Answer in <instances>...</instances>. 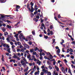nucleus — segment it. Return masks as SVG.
Wrapping results in <instances>:
<instances>
[{"instance_id": "nucleus-10", "label": "nucleus", "mask_w": 75, "mask_h": 75, "mask_svg": "<svg viewBox=\"0 0 75 75\" xmlns=\"http://www.w3.org/2000/svg\"><path fill=\"white\" fill-rule=\"evenodd\" d=\"M31 7H33V6H34V3H33V2H31L30 3Z\"/></svg>"}, {"instance_id": "nucleus-38", "label": "nucleus", "mask_w": 75, "mask_h": 75, "mask_svg": "<svg viewBox=\"0 0 75 75\" xmlns=\"http://www.w3.org/2000/svg\"><path fill=\"white\" fill-rule=\"evenodd\" d=\"M44 72H42L40 73L41 75H44Z\"/></svg>"}, {"instance_id": "nucleus-7", "label": "nucleus", "mask_w": 75, "mask_h": 75, "mask_svg": "<svg viewBox=\"0 0 75 75\" xmlns=\"http://www.w3.org/2000/svg\"><path fill=\"white\" fill-rule=\"evenodd\" d=\"M2 62L4 61V55H3V54H2Z\"/></svg>"}, {"instance_id": "nucleus-43", "label": "nucleus", "mask_w": 75, "mask_h": 75, "mask_svg": "<svg viewBox=\"0 0 75 75\" xmlns=\"http://www.w3.org/2000/svg\"><path fill=\"white\" fill-rule=\"evenodd\" d=\"M39 52H42V50L41 49H40L39 50Z\"/></svg>"}, {"instance_id": "nucleus-2", "label": "nucleus", "mask_w": 75, "mask_h": 75, "mask_svg": "<svg viewBox=\"0 0 75 75\" xmlns=\"http://www.w3.org/2000/svg\"><path fill=\"white\" fill-rule=\"evenodd\" d=\"M23 45H24V47H25V48H30V46L25 44H23Z\"/></svg>"}, {"instance_id": "nucleus-28", "label": "nucleus", "mask_w": 75, "mask_h": 75, "mask_svg": "<svg viewBox=\"0 0 75 75\" xmlns=\"http://www.w3.org/2000/svg\"><path fill=\"white\" fill-rule=\"evenodd\" d=\"M2 31H3V32H5V31H6V29H5V28H3Z\"/></svg>"}, {"instance_id": "nucleus-55", "label": "nucleus", "mask_w": 75, "mask_h": 75, "mask_svg": "<svg viewBox=\"0 0 75 75\" xmlns=\"http://www.w3.org/2000/svg\"><path fill=\"white\" fill-rule=\"evenodd\" d=\"M21 33H22V31H19L18 32V34H19Z\"/></svg>"}, {"instance_id": "nucleus-17", "label": "nucleus", "mask_w": 75, "mask_h": 75, "mask_svg": "<svg viewBox=\"0 0 75 75\" xmlns=\"http://www.w3.org/2000/svg\"><path fill=\"white\" fill-rule=\"evenodd\" d=\"M28 67L26 69H25L24 71V72H26L27 71H28Z\"/></svg>"}, {"instance_id": "nucleus-32", "label": "nucleus", "mask_w": 75, "mask_h": 75, "mask_svg": "<svg viewBox=\"0 0 75 75\" xmlns=\"http://www.w3.org/2000/svg\"><path fill=\"white\" fill-rule=\"evenodd\" d=\"M21 60V64H23V62H24V63H25V62L23 61L22 60Z\"/></svg>"}, {"instance_id": "nucleus-47", "label": "nucleus", "mask_w": 75, "mask_h": 75, "mask_svg": "<svg viewBox=\"0 0 75 75\" xmlns=\"http://www.w3.org/2000/svg\"><path fill=\"white\" fill-rule=\"evenodd\" d=\"M29 65L30 66H32V65H33V64H32V63H30L29 64Z\"/></svg>"}, {"instance_id": "nucleus-60", "label": "nucleus", "mask_w": 75, "mask_h": 75, "mask_svg": "<svg viewBox=\"0 0 75 75\" xmlns=\"http://www.w3.org/2000/svg\"><path fill=\"white\" fill-rule=\"evenodd\" d=\"M18 45H20V42H18Z\"/></svg>"}, {"instance_id": "nucleus-42", "label": "nucleus", "mask_w": 75, "mask_h": 75, "mask_svg": "<svg viewBox=\"0 0 75 75\" xmlns=\"http://www.w3.org/2000/svg\"><path fill=\"white\" fill-rule=\"evenodd\" d=\"M12 48V50L13 52H16V50H15V49L14 48Z\"/></svg>"}, {"instance_id": "nucleus-34", "label": "nucleus", "mask_w": 75, "mask_h": 75, "mask_svg": "<svg viewBox=\"0 0 75 75\" xmlns=\"http://www.w3.org/2000/svg\"><path fill=\"white\" fill-rule=\"evenodd\" d=\"M34 71H31L30 72V75H33V72H34Z\"/></svg>"}, {"instance_id": "nucleus-51", "label": "nucleus", "mask_w": 75, "mask_h": 75, "mask_svg": "<svg viewBox=\"0 0 75 75\" xmlns=\"http://www.w3.org/2000/svg\"><path fill=\"white\" fill-rule=\"evenodd\" d=\"M44 68H45V67L44 66V65H43L41 66V68L42 69H44Z\"/></svg>"}, {"instance_id": "nucleus-52", "label": "nucleus", "mask_w": 75, "mask_h": 75, "mask_svg": "<svg viewBox=\"0 0 75 75\" xmlns=\"http://www.w3.org/2000/svg\"><path fill=\"white\" fill-rule=\"evenodd\" d=\"M10 44L12 45H13V42H10Z\"/></svg>"}, {"instance_id": "nucleus-54", "label": "nucleus", "mask_w": 75, "mask_h": 75, "mask_svg": "<svg viewBox=\"0 0 75 75\" xmlns=\"http://www.w3.org/2000/svg\"><path fill=\"white\" fill-rule=\"evenodd\" d=\"M20 48H23V46L22 45H20Z\"/></svg>"}, {"instance_id": "nucleus-8", "label": "nucleus", "mask_w": 75, "mask_h": 75, "mask_svg": "<svg viewBox=\"0 0 75 75\" xmlns=\"http://www.w3.org/2000/svg\"><path fill=\"white\" fill-rule=\"evenodd\" d=\"M6 28L10 29V28H11V26H10L9 25H6Z\"/></svg>"}, {"instance_id": "nucleus-15", "label": "nucleus", "mask_w": 75, "mask_h": 75, "mask_svg": "<svg viewBox=\"0 0 75 75\" xmlns=\"http://www.w3.org/2000/svg\"><path fill=\"white\" fill-rule=\"evenodd\" d=\"M30 52H31V53L33 52H34V49L30 50Z\"/></svg>"}, {"instance_id": "nucleus-53", "label": "nucleus", "mask_w": 75, "mask_h": 75, "mask_svg": "<svg viewBox=\"0 0 75 75\" xmlns=\"http://www.w3.org/2000/svg\"><path fill=\"white\" fill-rule=\"evenodd\" d=\"M69 49H67V53L68 52H69Z\"/></svg>"}, {"instance_id": "nucleus-16", "label": "nucleus", "mask_w": 75, "mask_h": 75, "mask_svg": "<svg viewBox=\"0 0 75 75\" xmlns=\"http://www.w3.org/2000/svg\"><path fill=\"white\" fill-rule=\"evenodd\" d=\"M8 33H7V32H5V33H4V34L5 35H8Z\"/></svg>"}, {"instance_id": "nucleus-62", "label": "nucleus", "mask_w": 75, "mask_h": 75, "mask_svg": "<svg viewBox=\"0 0 75 75\" xmlns=\"http://www.w3.org/2000/svg\"><path fill=\"white\" fill-rule=\"evenodd\" d=\"M37 10H38V8H35V11H37Z\"/></svg>"}, {"instance_id": "nucleus-35", "label": "nucleus", "mask_w": 75, "mask_h": 75, "mask_svg": "<svg viewBox=\"0 0 75 75\" xmlns=\"http://www.w3.org/2000/svg\"><path fill=\"white\" fill-rule=\"evenodd\" d=\"M47 75H51V74L50 72H48L47 73Z\"/></svg>"}, {"instance_id": "nucleus-36", "label": "nucleus", "mask_w": 75, "mask_h": 75, "mask_svg": "<svg viewBox=\"0 0 75 75\" xmlns=\"http://www.w3.org/2000/svg\"><path fill=\"white\" fill-rule=\"evenodd\" d=\"M33 54L34 55H36V54H37V53H36V52H33Z\"/></svg>"}, {"instance_id": "nucleus-64", "label": "nucleus", "mask_w": 75, "mask_h": 75, "mask_svg": "<svg viewBox=\"0 0 75 75\" xmlns=\"http://www.w3.org/2000/svg\"><path fill=\"white\" fill-rule=\"evenodd\" d=\"M37 73H37V72L35 71V73H34L35 75H37Z\"/></svg>"}, {"instance_id": "nucleus-9", "label": "nucleus", "mask_w": 75, "mask_h": 75, "mask_svg": "<svg viewBox=\"0 0 75 75\" xmlns=\"http://www.w3.org/2000/svg\"><path fill=\"white\" fill-rule=\"evenodd\" d=\"M0 1L1 3H3L6 2V1L5 0H0Z\"/></svg>"}, {"instance_id": "nucleus-5", "label": "nucleus", "mask_w": 75, "mask_h": 75, "mask_svg": "<svg viewBox=\"0 0 75 75\" xmlns=\"http://www.w3.org/2000/svg\"><path fill=\"white\" fill-rule=\"evenodd\" d=\"M62 71L63 73H65V69L64 67H62Z\"/></svg>"}, {"instance_id": "nucleus-30", "label": "nucleus", "mask_w": 75, "mask_h": 75, "mask_svg": "<svg viewBox=\"0 0 75 75\" xmlns=\"http://www.w3.org/2000/svg\"><path fill=\"white\" fill-rule=\"evenodd\" d=\"M49 33H51L50 35H53V32H52V31H50V32H49Z\"/></svg>"}, {"instance_id": "nucleus-20", "label": "nucleus", "mask_w": 75, "mask_h": 75, "mask_svg": "<svg viewBox=\"0 0 75 75\" xmlns=\"http://www.w3.org/2000/svg\"><path fill=\"white\" fill-rule=\"evenodd\" d=\"M13 57V58H17L18 57L17 56V55H14Z\"/></svg>"}, {"instance_id": "nucleus-22", "label": "nucleus", "mask_w": 75, "mask_h": 75, "mask_svg": "<svg viewBox=\"0 0 75 75\" xmlns=\"http://www.w3.org/2000/svg\"><path fill=\"white\" fill-rule=\"evenodd\" d=\"M49 68L50 69H52V67L50 65L49 66Z\"/></svg>"}, {"instance_id": "nucleus-56", "label": "nucleus", "mask_w": 75, "mask_h": 75, "mask_svg": "<svg viewBox=\"0 0 75 75\" xmlns=\"http://www.w3.org/2000/svg\"><path fill=\"white\" fill-rule=\"evenodd\" d=\"M72 44H73L74 45H75V41H73L72 42H71Z\"/></svg>"}, {"instance_id": "nucleus-6", "label": "nucleus", "mask_w": 75, "mask_h": 75, "mask_svg": "<svg viewBox=\"0 0 75 75\" xmlns=\"http://www.w3.org/2000/svg\"><path fill=\"white\" fill-rule=\"evenodd\" d=\"M0 16H1V17L2 18H6V16L1 15V14H0Z\"/></svg>"}, {"instance_id": "nucleus-57", "label": "nucleus", "mask_w": 75, "mask_h": 75, "mask_svg": "<svg viewBox=\"0 0 75 75\" xmlns=\"http://www.w3.org/2000/svg\"><path fill=\"white\" fill-rule=\"evenodd\" d=\"M44 33L45 34H47V32L45 31V30H43Z\"/></svg>"}, {"instance_id": "nucleus-39", "label": "nucleus", "mask_w": 75, "mask_h": 75, "mask_svg": "<svg viewBox=\"0 0 75 75\" xmlns=\"http://www.w3.org/2000/svg\"><path fill=\"white\" fill-rule=\"evenodd\" d=\"M17 41H19V40L18 37L16 38Z\"/></svg>"}, {"instance_id": "nucleus-37", "label": "nucleus", "mask_w": 75, "mask_h": 75, "mask_svg": "<svg viewBox=\"0 0 75 75\" xmlns=\"http://www.w3.org/2000/svg\"><path fill=\"white\" fill-rule=\"evenodd\" d=\"M38 61H39V63H38L39 65H41V62L40 61V60H38Z\"/></svg>"}, {"instance_id": "nucleus-26", "label": "nucleus", "mask_w": 75, "mask_h": 75, "mask_svg": "<svg viewBox=\"0 0 75 75\" xmlns=\"http://www.w3.org/2000/svg\"><path fill=\"white\" fill-rule=\"evenodd\" d=\"M6 17H13V16L11 15H6Z\"/></svg>"}, {"instance_id": "nucleus-49", "label": "nucleus", "mask_w": 75, "mask_h": 75, "mask_svg": "<svg viewBox=\"0 0 75 75\" xmlns=\"http://www.w3.org/2000/svg\"><path fill=\"white\" fill-rule=\"evenodd\" d=\"M41 25L42 27H45V26L44 25V24L43 23H42V24Z\"/></svg>"}, {"instance_id": "nucleus-40", "label": "nucleus", "mask_w": 75, "mask_h": 75, "mask_svg": "<svg viewBox=\"0 0 75 75\" xmlns=\"http://www.w3.org/2000/svg\"><path fill=\"white\" fill-rule=\"evenodd\" d=\"M70 58H71V59H74V56L72 55H71V56L70 57Z\"/></svg>"}, {"instance_id": "nucleus-58", "label": "nucleus", "mask_w": 75, "mask_h": 75, "mask_svg": "<svg viewBox=\"0 0 75 75\" xmlns=\"http://www.w3.org/2000/svg\"><path fill=\"white\" fill-rule=\"evenodd\" d=\"M56 50H58V49H59V47H58V46L56 47Z\"/></svg>"}, {"instance_id": "nucleus-59", "label": "nucleus", "mask_w": 75, "mask_h": 75, "mask_svg": "<svg viewBox=\"0 0 75 75\" xmlns=\"http://www.w3.org/2000/svg\"><path fill=\"white\" fill-rule=\"evenodd\" d=\"M36 18H38V19H39V18H40V17L38 16L36 17Z\"/></svg>"}, {"instance_id": "nucleus-18", "label": "nucleus", "mask_w": 75, "mask_h": 75, "mask_svg": "<svg viewBox=\"0 0 75 75\" xmlns=\"http://www.w3.org/2000/svg\"><path fill=\"white\" fill-rule=\"evenodd\" d=\"M22 65L23 66V67H25L26 66V64H25V63H23L22 64Z\"/></svg>"}, {"instance_id": "nucleus-29", "label": "nucleus", "mask_w": 75, "mask_h": 75, "mask_svg": "<svg viewBox=\"0 0 75 75\" xmlns=\"http://www.w3.org/2000/svg\"><path fill=\"white\" fill-rule=\"evenodd\" d=\"M32 34L33 35H35V32L34 31H32Z\"/></svg>"}, {"instance_id": "nucleus-44", "label": "nucleus", "mask_w": 75, "mask_h": 75, "mask_svg": "<svg viewBox=\"0 0 75 75\" xmlns=\"http://www.w3.org/2000/svg\"><path fill=\"white\" fill-rule=\"evenodd\" d=\"M16 51L17 52H19L20 51V49H17Z\"/></svg>"}, {"instance_id": "nucleus-19", "label": "nucleus", "mask_w": 75, "mask_h": 75, "mask_svg": "<svg viewBox=\"0 0 75 75\" xmlns=\"http://www.w3.org/2000/svg\"><path fill=\"white\" fill-rule=\"evenodd\" d=\"M18 34H17L15 35L14 36V37H16V38H18Z\"/></svg>"}, {"instance_id": "nucleus-50", "label": "nucleus", "mask_w": 75, "mask_h": 75, "mask_svg": "<svg viewBox=\"0 0 75 75\" xmlns=\"http://www.w3.org/2000/svg\"><path fill=\"white\" fill-rule=\"evenodd\" d=\"M50 29H51V30L52 29V28H53V27H52V25H51L50 26Z\"/></svg>"}, {"instance_id": "nucleus-4", "label": "nucleus", "mask_w": 75, "mask_h": 75, "mask_svg": "<svg viewBox=\"0 0 75 75\" xmlns=\"http://www.w3.org/2000/svg\"><path fill=\"white\" fill-rule=\"evenodd\" d=\"M24 37L23 36V34L22 33H21L19 36V39L20 40H21V37Z\"/></svg>"}, {"instance_id": "nucleus-46", "label": "nucleus", "mask_w": 75, "mask_h": 75, "mask_svg": "<svg viewBox=\"0 0 75 75\" xmlns=\"http://www.w3.org/2000/svg\"><path fill=\"white\" fill-rule=\"evenodd\" d=\"M54 18L55 19V20L56 21H58V19H57V17H56V16L54 17Z\"/></svg>"}, {"instance_id": "nucleus-21", "label": "nucleus", "mask_w": 75, "mask_h": 75, "mask_svg": "<svg viewBox=\"0 0 75 75\" xmlns=\"http://www.w3.org/2000/svg\"><path fill=\"white\" fill-rule=\"evenodd\" d=\"M7 51L8 52H9V53H11V52H10V49H8V50Z\"/></svg>"}, {"instance_id": "nucleus-23", "label": "nucleus", "mask_w": 75, "mask_h": 75, "mask_svg": "<svg viewBox=\"0 0 75 75\" xmlns=\"http://www.w3.org/2000/svg\"><path fill=\"white\" fill-rule=\"evenodd\" d=\"M6 40L7 41H8L9 42H10V39L8 38H6Z\"/></svg>"}, {"instance_id": "nucleus-48", "label": "nucleus", "mask_w": 75, "mask_h": 75, "mask_svg": "<svg viewBox=\"0 0 75 75\" xmlns=\"http://www.w3.org/2000/svg\"><path fill=\"white\" fill-rule=\"evenodd\" d=\"M50 1L51 2H52V3H54L55 2V0H51Z\"/></svg>"}, {"instance_id": "nucleus-63", "label": "nucleus", "mask_w": 75, "mask_h": 75, "mask_svg": "<svg viewBox=\"0 0 75 75\" xmlns=\"http://www.w3.org/2000/svg\"><path fill=\"white\" fill-rule=\"evenodd\" d=\"M40 28L41 29V30H43L44 29L43 27H42V26H41L40 27Z\"/></svg>"}, {"instance_id": "nucleus-14", "label": "nucleus", "mask_w": 75, "mask_h": 75, "mask_svg": "<svg viewBox=\"0 0 75 75\" xmlns=\"http://www.w3.org/2000/svg\"><path fill=\"white\" fill-rule=\"evenodd\" d=\"M28 54H29V55L27 56V58H28V59H29L30 58V57H31V55H30V54L29 53H28Z\"/></svg>"}, {"instance_id": "nucleus-45", "label": "nucleus", "mask_w": 75, "mask_h": 75, "mask_svg": "<svg viewBox=\"0 0 75 75\" xmlns=\"http://www.w3.org/2000/svg\"><path fill=\"white\" fill-rule=\"evenodd\" d=\"M12 48H14V47H15V46L14 45H13L12 46Z\"/></svg>"}, {"instance_id": "nucleus-11", "label": "nucleus", "mask_w": 75, "mask_h": 75, "mask_svg": "<svg viewBox=\"0 0 75 75\" xmlns=\"http://www.w3.org/2000/svg\"><path fill=\"white\" fill-rule=\"evenodd\" d=\"M47 64H48V65H51V63L49 61V60H48L47 61Z\"/></svg>"}, {"instance_id": "nucleus-27", "label": "nucleus", "mask_w": 75, "mask_h": 75, "mask_svg": "<svg viewBox=\"0 0 75 75\" xmlns=\"http://www.w3.org/2000/svg\"><path fill=\"white\" fill-rule=\"evenodd\" d=\"M45 74H47V73H48V70H45V72H44Z\"/></svg>"}, {"instance_id": "nucleus-3", "label": "nucleus", "mask_w": 75, "mask_h": 75, "mask_svg": "<svg viewBox=\"0 0 75 75\" xmlns=\"http://www.w3.org/2000/svg\"><path fill=\"white\" fill-rule=\"evenodd\" d=\"M34 9L33 8V7H31V9L29 10V11H30L31 13H32L34 11Z\"/></svg>"}, {"instance_id": "nucleus-12", "label": "nucleus", "mask_w": 75, "mask_h": 75, "mask_svg": "<svg viewBox=\"0 0 75 75\" xmlns=\"http://www.w3.org/2000/svg\"><path fill=\"white\" fill-rule=\"evenodd\" d=\"M57 54H59L60 53V49H58L57 51Z\"/></svg>"}, {"instance_id": "nucleus-31", "label": "nucleus", "mask_w": 75, "mask_h": 75, "mask_svg": "<svg viewBox=\"0 0 75 75\" xmlns=\"http://www.w3.org/2000/svg\"><path fill=\"white\" fill-rule=\"evenodd\" d=\"M18 65L20 67H21V64H20V63L19 62L18 63Z\"/></svg>"}, {"instance_id": "nucleus-25", "label": "nucleus", "mask_w": 75, "mask_h": 75, "mask_svg": "<svg viewBox=\"0 0 75 75\" xmlns=\"http://www.w3.org/2000/svg\"><path fill=\"white\" fill-rule=\"evenodd\" d=\"M44 38H45V39H47L48 38V36H46V35H44Z\"/></svg>"}, {"instance_id": "nucleus-41", "label": "nucleus", "mask_w": 75, "mask_h": 75, "mask_svg": "<svg viewBox=\"0 0 75 75\" xmlns=\"http://www.w3.org/2000/svg\"><path fill=\"white\" fill-rule=\"evenodd\" d=\"M58 17L59 18H61V16H60V15H58Z\"/></svg>"}, {"instance_id": "nucleus-33", "label": "nucleus", "mask_w": 75, "mask_h": 75, "mask_svg": "<svg viewBox=\"0 0 75 75\" xmlns=\"http://www.w3.org/2000/svg\"><path fill=\"white\" fill-rule=\"evenodd\" d=\"M38 50V47H36L34 50L35 51H36L37 50Z\"/></svg>"}, {"instance_id": "nucleus-13", "label": "nucleus", "mask_w": 75, "mask_h": 75, "mask_svg": "<svg viewBox=\"0 0 75 75\" xmlns=\"http://www.w3.org/2000/svg\"><path fill=\"white\" fill-rule=\"evenodd\" d=\"M16 8H18V9H20V8H21V7L19 5H17L16 7Z\"/></svg>"}, {"instance_id": "nucleus-1", "label": "nucleus", "mask_w": 75, "mask_h": 75, "mask_svg": "<svg viewBox=\"0 0 75 75\" xmlns=\"http://www.w3.org/2000/svg\"><path fill=\"white\" fill-rule=\"evenodd\" d=\"M47 55H49L50 57H49V58H50L51 59L53 58V56H52V55L51 54V53H50V52L47 53Z\"/></svg>"}, {"instance_id": "nucleus-24", "label": "nucleus", "mask_w": 75, "mask_h": 75, "mask_svg": "<svg viewBox=\"0 0 75 75\" xmlns=\"http://www.w3.org/2000/svg\"><path fill=\"white\" fill-rule=\"evenodd\" d=\"M53 42H52V44H54L55 43V39H54L52 40Z\"/></svg>"}, {"instance_id": "nucleus-61", "label": "nucleus", "mask_w": 75, "mask_h": 75, "mask_svg": "<svg viewBox=\"0 0 75 75\" xmlns=\"http://www.w3.org/2000/svg\"><path fill=\"white\" fill-rule=\"evenodd\" d=\"M21 52H24V50H23V49H21Z\"/></svg>"}]
</instances>
